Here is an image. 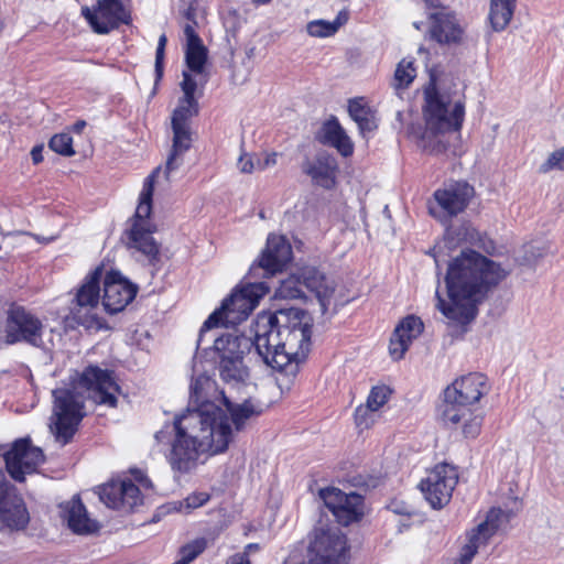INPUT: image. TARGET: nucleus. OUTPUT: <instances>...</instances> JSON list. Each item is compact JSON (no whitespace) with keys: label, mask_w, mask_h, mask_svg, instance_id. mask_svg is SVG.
<instances>
[{"label":"nucleus","mask_w":564,"mask_h":564,"mask_svg":"<svg viewBox=\"0 0 564 564\" xmlns=\"http://www.w3.org/2000/svg\"><path fill=\"white\" fill-rule=\"evenodd\" d=\"M138 293V285L131 283L119 271H109L104 278L102 305L107 313L117 314L131 303Z\"/></svg>","instance_id":"17"},{"label":"nucleus","mask_w":564,"mask_h":564,"mask_svg":"<svg viewBox=\"0 0 564 564\" xmlns=\"http://www.w3.org/2000/svg\"><path fill=\"white\" fill-rule=\"evenodd\" d=\"M210 499L209 494L207 492H193L188 495L184 500L172 502L166 506H162L160 508L161 512H171V511H178V512H189L193 509L199 508L204 506L206 502H208Z\"/></svg>","instance_id":"36"},{"label":"nucleus","mask_w":564,"mask_h":564,"mask_svg":"<svg viewBox=\"0 0 564 564\" xmlns=\"http://www.w3.org/2000/svg\"><path fill=\"white\" fill-rule=\"evenodd\" d=\"M555 167L564 170V148L553 152L549 159L540 165L539 172L545 174Z\"/></svg>","instance_id":"45"},{"label":"nucleus","mask_w":564,"mask_h":564,"mask_svg":"<svg viewBox=\"0 0 564 564\" xmlns=\"http://www.w3.org/2000/svg\"><path fill=\"white\" fill-rule=\"evenodd\" d=\"M391 509L394 513L411 516L412 511L405 505L392 503Z\"/></svg>","instance_id":"52"},{"label":"nucleus","mask_w":564,"mask_h":564,"mask_svg":"<svg viewBox=\"0 0 564 564\" xmlns=\"http://www.w3.org/2000/svg\"><path fill=\"white\" fill-rule=\"evenodd\" d=\"M270 291L265 281L247 282L239 289H236L227 299L223 301L219 308L214 311L204 322L198 339L197 350H207L209 347H203L207 332L220 324L225 326H235L252 313L262 299Z\"/></svg>","instance_id":"6"},{"label":"nucleus","mask_w":564,"mask_h":564,"mask_svg":"<svg viewBox=\"0 0 564 564\" xmlns=\"http://www.w3.org/2000/svg\"><path fill=\"white\" fill-rule=\"evenodd\" d=\"M274 297L281 300H304L305 291L301 275L291 274L286 279L281 280L275 289Z\"/></svg>","instance_id":"34"},{"label":"nucleus","mask_w":564,"mask_h":564,"mask_svg":"<svg viewBox=\"0 0 564 564\" xmlns=\"http://www.w3.org/2000/svg\"><path fill=\"white\" fill-rule=\"evenodd\" d=\"M216 362L219 376L226 384L237 388L247 384L250 373L243 359L235 358L231 360L225 358L224 360H216Z\"/></svg>","instance_id":"30"},{"label":"nucleus","mask_w":564,"mask_h":564,"mask_svg":"<svg viewBox=\"0 0 564 564\" xmlns=\"http://www.w3.org/2000/svg\"><path fill=\"white\" fill-rule=\"evenodd\" d=\"M198 113V102L194 99V104L184 102V98L181 99L178 107L173 111L172 124L189 126L188 120Z\"/></svg>","instance_id":"40"},{"label":"nucleus","mask_w":564,"mask_h":564,"mask_svg":"<svg viewBox=\"0 0 564 564\" xmlns=\"http://www.w3.org/2000/svg\"><path fill=\"white\" fill-rule=\"evenodd\" d=\"M430 34L433 40L440 44L458 43L463 36V28L460 26L456 13L451 11L431 12Z\"/></svg>","instance_id":"22"},{"label":"nucleus","mask_w":564,"mask_h":564,"mask_svg":"<svg viewBox=\"0 0 564 564\" xmlns=\"http://www.w3.org/2000/svg\"><path fill=\"white\" fill-rule=\"evenodd\" d=\"M489 386L485 375L471 372L456 379L443 392V403L440 408L445 423L462 424V432L466 438L479 435L482 425V415L475 413V404L487 394Z\"/></svg>","instance_id":"4"},{"label":"nucleus","mask_w":564,"mask_h":564,"mask_svg":"<svg viewBox=\"0 0 564 564\" xmlns=\"http://www.w3.org/2000/svg\"><path fill=\"white\" fill-rule=\"evenodd\" d=\"M506 275L499 263L477 251H463L448 263L444 278L449 302L436 291V307L452 323L468 325L476 318L478 305Z\"/></svg>","instance_id":"2"},{"label":"nucleus","mask_w":564,"mask_h":564,"mask_svg":"<svg viewBox=\"0 0 564 564\" xmlns=\"http://www.w3.org/2000/svg\"><path fill=\"white\" fill-rule=\"evenodd\" d=\"M458 481L455 467L448 464L435 466L429 476L420 482V489L432 508L440 509L452 497Z\"/></svg>","instance_id":"13"},{"label":"nucleus","mask_w":564,"mask_h":564,"mask_svg":"<svg viewBox=\"0 0 564 564\" xmlns=\"http://www.w3.org/2000/svg\"><path fill=\"white\" fill-rule=\"evenodd\" d=\"M292 259V248L283 236L269 235L265 249L257 263L252 264L248 278H271L281 272Z\"/></svg>","instance_id":"11"},{"label":"nucleus","mask_w":564,"mask_h":564,"mask_svg":"<svg viewBox=\"0 0 564 564\" xmlns=\"http://www.w3.org/2000/svg\"><path fill=\"white\" fill-rule=\"evenodd\" d=\"M44 325L31 312L22 306H12L8 312L6 338L8 344L25 343L35 348H43Z\"/></svg>","instance_id":"10"},{"label":"nucleus","mask_w":564,"mask_h":564,"mask_svg":"<svg viewBox=\"0 0 564 564\" xmlns=\"http://www.w3.org/2000/svg\"><path fill=\"white\" fill-rule=\"evenodd\" d=\"M474 193V187L467 182L452 183L435 191L433 194L434 202L429 203V213L443 225H446L453 217L467 208Z\"/></svg>","instance_id":"9"},{"label":"nucleus","mask_w":564,"mask_h":564,"mask_svg":"<svg viewBox=\"0 0 564 564\" xmlns=\"http://www.w3.org/2000/svg\"><path fill=\"white\" fill-rule=\"evenodd\" d=\"M152 521H153V522H156V521H159V517H158L156 514H155V516H153V519H152Z\"/></svg>","instance_id":"57"},{"label":"nucleus","mask_w":564,"mask_h":564,"mask_svg":"<svg viewBox=\"0 0 564 564\" xmlns=\"http://www.w3.org/2000/svg\"><path fill=\"white\" fill-rule=\"evenodd\" d=\"M348 112L362 134L377 129L375 111L364 101V98L350 99Z\"/></svg>","instance_id":"31"},{"label":"nucleus","mask_w":564,"mask_h":564,"mask_svg":"<svg viewBox=\"0 0 564 564\" xmlns=\"http://www.w3.org/2000/svg\"><path fill=\"white\" fill-rule=\"evenodd\" d=\"M55 421L52 432L58 443L68 444L85 416V395L74 384L52 391Z\"/></svg>","instance_id":"8"},{"label":"nucleus","mask_w":564,"mask_h":564,"mask_svg":"<svg viewBox=\"0 0 564 564\" xmlns=\"http://www.w3.org/2000/svg\"><path fill=\"white\" fill-rule=\"evenodd\" d=\"M348 20V13L346 11H340L336 19L332 22V24L337 25V30L347 22Z\"/></svg>","instance_id":"53"},{"label":"nucleus","mask_w":564,"mask_h":564,"mask_svg":"<svg viewBox=\"0 0 564 564\" xmlns=\"http://www.w3.org/2000/svg\"><path fill=\"white\" fill-rule=\"evenodd\" d=\"M424 329V324L420 317L409 315L404 317L395 327L390 339L389 352L394 360L403 358L411 343L417 338Z\"/></svg>","instance_id":"24"},{"label":"nucleus","mask_w":564,"mask_h":564,"mask_svg":"<svg viewBox=\"0 0 564 564\" xmlns=\"http://www.w3.org/2000/svg\"><path fill=\"white\" fill-rule=\"evenodd\" d=\"M100 500L112 509H122L121 480H111L98 489Z\"/></svg>","instance_id":"37"},{"label":"nucleus","mask_w":564,"mask_h":564,"mask_svg":"<svg viewBox=\"0 0 564 564\" xmlns=\"http://www.w3.org/2000/svg\"><path fill=\"white\" fill-rule=\"evenodd\" d=\"M300 275L303 282L304 291L307 290L315 294L321 306V312L325 314L335 290L334 285L316 268H304Z\"/></svg>","instance_id":"27"},{"label":"nucleus","mask_w":564,"mask_h":564,"mask_svg":"<svg viewBox=\"0 0 564 564\" xmlns=\"http://www.w3.org/2000/svg\"><path fill=\"white\" fill-rule=\"evenodd\" d=\"M429 9L435 10L434 12L451 11L452 9L444 4L442 0H424Z\"/></svg>","instance_id":"49"},{"label":"nucleus","mask_w":564,"mask_h":564,"mask_svg":"<svg viewBox=\"0 0 564 564\" xmlns=\"http://www.w3.org/2000/svg\"><path fill=\"white\" fill-rule=\"evenodd\" d=\"M275 164H276V153L268 154L263 161H260V160L257 161V166L259 170H264V169H267L271 165H275Z\"/></svg>","instance_id":"50"},{"label":"nucleus","mask_w":564,"mask_h":564,"mask_svg":"<svg viewBox=\"0 0 564 564\" xmlns=\"http://www.w3.org/2000/svg\"><path fill=\"white\" fill-rule=\"evenodd\" d=\"M212 351L217 356V360H224L225 358L234 360L245 359V355L248 354L251 347H254V338L243 334H223L213 338Z\"/></svg>","instance_id":"26"},{"label":"nucleus","mask_w":564,"mask_h":564,"mask_svg":"<svg viewBox=\"0 0 564 564\" xmlns=\"http://www.w3.org/2000/svg\"><path fill=\"white\" fill-rule=\"evenodd\" d=\"M215 381L200 375L191 383L189 403L195 404L175 415L154 435L159 444L166 445L165 457L174 473L185 475L198 465L203 454L224 453L234 440V432L245 431L263 411L262 402L252 398L232 402L221 391L226 410L207 399V391L215 389Z\"/></svg>","instance_id":"1"},{"label":"nucleus","mask_w":564,"mask_h":564,"mask_svg":"<svg viewBox=\"0 0 564 564\" xmlns=\"http://www.w3.org/2000/svg\"><path fill=\"white\" fill-rule=\"evenodd\" d=\"M184 34L186 37V45H193L203 42L191 24L185 25Z\"/></svg>","instance_id":"48"},{"label":"nucleus","mask_w":564,"mask_h":564,"mask_svg":"<svg viewBox=\"0 0 564 564\" xmlns=\"http://www.w3.org/2000/svg\"><path fill=\"white\" fill-rule=\"evenodd\" d=\"M122 509L130 510L141 502V491L130 479L121 480Z\"/></svg>","instance_id":"39"},{"label":"nucleus","mask_w":564,"mask_h":564,"mask_svg":"<svg viewBox=\"0 0 564 564\" xmlns=\"http://www.w3.org/2000/svg\"><path fill=\"white\" fill-rule=\"evenodd\" d=\"M173 143L165 163L164 175L170 180L171 174L183 164V154L192 147L189 126L172 124Z\"/></svg>","instance_id":"28"},{"label":"nucleus","mask_w":564,"mask_h":564,"mask_svg":"<svg viewBox=\"0 0 564 564\" xmlns=\"http://www.w3.org/2000/svg\"><path fill=\"white\" fill-rule=\"evenodd\" d=\"M425 131L421 137L422 148L432 154L446 152L448 143L440 135L460 130L465 118V105L456 101L448 110V102L443 99L435 87L425 90L423 108Z\"/></svg>","instance_id":"5"},{"label":"nucleus","mask_w":564,"mask_h":564,"mask_svg":"<svg viewBox=\"0 0 564 564\" xmlns=\"http://www.w3.org/2000/svg\"><path fill=\"white\" fill-rule=\"evenodd\" d=\"M166 43H167V37L165 34H162L159 37L158 46H156V51H155L154 72H155L156 82L163 77Z\"/></svg>","instance_id":"44"},{"label":"nucleus","mask_w":564,"mask_h":564,"mask_svg":"<svg viewBox=\"0 0 564 564\" xmlns=\"http://www.w3.org/2000/svg\"><path fill=\"white\" fill-rule=\"evenodd\" d=\"M0 521L9 531H22L30 521L23 499L0 488Z\"/></svg>","instance_id":"23"},{"label":"nucleus","mask_w":564,"mask_h":564,"mask_svg":"<svg viewBox=\"0 0 564 564\" xmlns=\"http://www.w3.org/2000/svg\"><path fill=\"white\" fill-rule=\"evenodd\" d=\"M82 14L97 34H108L131 22L130 12L121 0H99L96 10L84 7Z\"/></svg>","instance_id":"14"},{"label":"nucleus","mask_w":564,"mask_h":564,"mask_svg":"<svg viewBox=\"0 0 564 564\" xmlns=\"http://www.w3.org/2000/svg\"><path fill=\"white\" fill-rule=\"evenodd\" d=\"M86 127V121L85 120H77L74 124H73V131L75 133H80L84 128Z\"/></svg>","instance_id":"54"},{"label":"nucleus","mask_w":564,"mask_h":564,"mask_svg":"<svg viewBox=\"0 0 564 564\" xmlns=\"http://www.w3.org/2000/svg\"><path fill=\"white\" fill-rule=\"evenodd\" d=\"M48 148L55 153L64 156H72L75 154L73 149V138L69 133L54 134L48 142Z\"/></svg>","instance_id":"41"},{"label":"nucleus","mask_w":564,"mask_h":564,"mask_svg":"<svg viewBox=\"0 0 564 564\" xmlns=\"http://www.w3.org/2000/svg\"><path fill=\"white\" fill-rule=\"evenodd\" d=\"M415 68L411 61L402 59L394 72V79L398 87H408L415 78Z\"/></svg>","instance_id":"42"},{"label":"nucleus","mask_w":564,"mask_h":564,"mask_svg":"<svg viewBox=\"0 0 564 564\" xmlns=\"http://www.w3.org/2000/svg\"><path fill=\"white\" fill-rule=\"evenodd\" d=\"M347 539L340 532L319 531L308 547V564H348Z\"/></svg>","instance_id":"15"},{"label":"nucleus","mask_w":564,"mask_h":564,"mask_svg":"<svg viewBox=\"0 0 564 564\" xmlns=\"http://www.w3.org/2000/svg\"><path fill=\"white\" fill-rule=\"evenodd\" d=\"M391 390L387 386L373 387L368 395L366 406H358L355 411V420L358 426H368V412L378 411L389 399Z\"/></svg>","instance_id":"33"},{"label":"nucleus","mask_w":564,"mask_h":564,"mask_svg":"<svg viewBox=\"0 0 564 564\" xmlns=\"http://www.w3.org/2000/svg\"><path fill=\"white\" fill-rule=\"evenodd\" d=\"M43 149H44L43 144H37L32 148L31 158H32V161L34 164H40L43 161V154H42Z\"/></svg>","instance_id":"51"},{"label":"nucleus","mask_w":564,"mask_h":564,"mask_svg":"<svg viewBox=\"0 0 564 564\" xmlns=\"http://www.w3.org/2000/svg\"><path fill=\"white\" fill-rule=\"evenodd\" d=\"M182 75H183V80L181 83V88L184 93V96H183L184 102L194 104V99H196L195 91L197 88V83L188 72L184 70Z\"/></svg>","instance_id":"46"},{"label":"nucleus","mask_w":564,"mask_h":564,"mask_svg":"<svg viewBox=\"0 0 564 564\" xmlns=\"http://www.w3.org/2000/svg\"><path fill=\"white\" fill-rule=\"evenodd\" d=\"M317 139L323 144L334 147L345 158L354 152V144L335 117L324 122Z\"/></svg>","instance_id":"29"},{"label":"nucleus","mask_w":564,"mask_h":564,"mask_svg":"<svg viewBox=\"0 0 564 564\" xmlns=\"http://www.w3.org/2000/svg\"><path fill=\"white\" fill-rule=\"evenodd\" d=\"M256 3H267L269 2L270 0H253Z\"/></svg>","instance_id":"56"},{"label":"nucleus","mask_w":564,"mask_h":564,"mask_svg":"<svg viewBox=\"0 0 564 564\" xmlns=\"http://www.w3.org/2000/svg\"><path fill=\"white\" fill-rule=\"evenodd\" d=\"M4 462L11 478L22 482L25 475L33 474L44 462V454L41 448L32 446L29 438H20L4 453Z\"/></svg>","instance_id":"16"},{"label":"nucleus","mask_w":564,"mask_h":564,"mask_svg":"<svg viewBox=\"0 0 564 564\" xmlns=\"http://www.w3.org/2000/svg\"><path fill=\"white\" fill-rule=\"evenodd\" d=\"M306 31L311 36L327 37L337 32V25L325 20H314L307 23Z\"/></svg>","instance_id":"43"},{"label":"nucleus","mask_w":564,"mask_h":564,"mask_svg":"<svg viewBox=\"0 0 564 564\" xmlns=\"http://www.w3.org/2000/svg\"><path fill=\"white\" fill-rule=\"evenodd\" d=\"M78 384L89 392V398L95 403L110 408L117 406L116 394L119 393L120 388L115 381L112 371L98 366H88L82 372Z\"/></svg>","instance_id":"12"},{"label":"nucleus","mask_w":564,"mask_h":564,"mask_svg":"<svg viewBox=\"0 0 564 564\" xmlns=\"http://www.w3.org/2000/svg\"><path fill=\"white\" fill-rule=\"evenodd\" d=\"M517 0H490L488 19L495 32L503 31L510 23Z\"/></svg>","instance_id":"32"},{"label":"nucleus","mask_w":564,"mask_h":564,"mask_svg":"<svg viewBox=\"0 0 564 564\" xmlns=\"http://www.w3.org/2000/svg\"><path fill=\"white\" fill-rule=\"evenodd\" d=\"M104 267H96L84 280L83 284L78 288L75 296V302L78 308L73 310V318L85 327H91L93 319L82 317L80 311L83 308L97 307L100 300V281L102 279Z\"/></svg>","instance_id":"20"},{"label":"nucleus","mask_w":564,"mask_h":564,"mask_svg":"<svg viewBox=\"0 0 564 564\" xmlns=\"http://www.w3.org/2000/svg\"><path fill=\"white\" fill-rule=\"evenodd\" d=\"M135 479L140 482H149V479L143 475V473L141 470H137L135 474Z\"/></svg>","instance_id":"55"},{"label":"nucleus","mask_w":564,"mask_h":564,"mask_svg":"<svg viewBox=\"0 0 564 564\" xmlns=\"http://www.w3.org/2000/svg\"><path fill=\"white\" fill-rule=\"evenodd\" d=\"M238 167L242 173H252L257 166L253 158L249 154H242L238 161Z\"/></svg>","instance_id":"47"},{"label":"nucleus","mask_w":564,"mask_h":564,"mask_svg":"<svg viewBox=\"0 0 564 564\" xmlns=\"http://www.w3.org/2000/svg\"><path fill=\"white\" fill-rule=\"evenodd\" d=\"M313 318L301 308H282L258 314L254 348L263 362L288 376H295L311 348Z\"/></svg>","instance_id":"3"},{"label":"nucleus","mask_w":564,"mask_h":564,"mask_svg":"<svg viewBox=\"0 0 564 564\" xmlns=\"http://www.w3.org/2000/svg\"><path fill=\"white\" fill-rule=\"evenodd\" d=\"M508 520L509 516L500 508H491L485 521L480 522L468 535V542L462 547L459 557L454 564H471L478 549L486 545L498 531L501 520Z\"/></svg>","instance_id":"18"},{"label":"nucleus","mask_w":564,"mask_h":564,"mask_svg":"<svg viewBox=\"0 0 564 564\" xmlns=\"http://www.w3.org/2000/svg\"><path fill=\"white\" fill-rule=\"evenodd\" d=\"M414 26H415L416 29H420V24H419V23H414Z\"/></svg>","instance_id":"58"},{"label":"nucleus","mask_w":564,"mask_h":564,"mask_svg":"<svg viewBox=\"0 0 564 564\" xmlns=\"http://www.w3.org/2000/svg\"><path fill=\"white\" fill-rule=\"evenodd\" d=\"M161 172V167H156L144 181L140 194L139 204L135 213L131 218V227L127 230L128 248L135 249L144 256L147 263L158 269L161 260L160 245L152 237L156 231V226L150 221L152 213V197L154 191V180Z\"/></svg>","instance_id":"7"},{"label":"nucleus","mask_w":564,"mask_h":564,"mask_svg":"<svg viewBox=\"0 0 564 564\" xmlns=\"http://www.w3.org/2000/svg\"><path fill=\"white\" fill-rule=\"evenodd\" d=\"M301 167L314 185L325 189H332L335 186L338 164L333 155L321 152L313 160L306 159Z\"/></svg>","instance_id":"21"},{"label":"nucleus","mask_w":564,"mask_h":564,"mask_svg":"<svg viewBox=\"0 0 564 564\" xmlns=\"http://www.w3.org/2000/svg\"><path fill=\"white\" fill-rule=\"evenodd\" d=\"M319 496L326 508L334 514L337 521L343 525L359 520L362 505V497L356 492L345 494L338 488L321 489Z\"/></svg>","instance_id":"19"},{"label":"nucleus","mask_w":564,"mask_h":564,"mask_svg":"<svg viewBox=\"0 0 564 564\" xmlns=\"http://www.w3.org/2000/svg\"><path fill=\"white\" fill-rule=\"evenodd\" d=\"M207 547L205 538H197L180 549V558L174 564H189Z\"/></svg>","instance_id":"38"},{"label":"nucleus","mask_w":564,"mask_h":564,"mask_svg":"<svg viewBox=\"0 0 564 564\" xmlns=\"http://www.w3.org/2000/svg\"><path fill=\"white\" fill-rule=\"evenodd\" d=\"M208 58V51L203 42L193 45H186L185 63L188 69L197 75H202Z\"/></svg>","instance_id":"35"},{"label":"nucleus","mask_w":564,"mask_h":564,"mask_svg":"<svg viewBox=\"0 0 564 564\" xmlns=\"http://www.w3.org/2000/svg\"><path fill=\"white\" fill-rule=\"evenodd\" d=\"M62 517L67 521L68 528L76 534L88 535L99 530L96 520L89 518L86 507L78 495L69 501L61 503Z\"/></svg>","instance_id":"25"}]
</instances>
